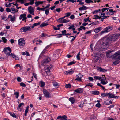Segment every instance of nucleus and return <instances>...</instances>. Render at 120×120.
Here are the masks:
<instances>
[{"instance_id":"1a4fd4ad","label":"nucleus","mask_w":120,"mask_h":120,"mask_svg":"<svg viewBox=\"0 0 120 120\" xmlns=\"http://www.w3.org/2000/svg\"><path fill=\"white\" fill-rule=\"evenodd\" d=\"M24 104L23 103H20L18 105V107H17V109L19 111H21L22 110V108H21V107L22 105H24Z\"/></svg>"},{"instance_id":"6e6d98bb","label":"nucleus","mask_w":120,"mask_h":120,"mask_svg":"<svg viewBox=\"0 0 120 120\" xmlns=\"http://www.w3.org/2000/svg\"><path fill=\"white\" fill-rule=\"evenodd\" d=\"M94 18H93V19H98V17L99 16L98 15H94Z\"/></svg>"},{"instance_id":"de8ad7c7","label":"nucleus","mask_w":120,"mask_h":120,"mask_svg":"<svg viewBox=\"0 0 120 120\" xmlns=\"http://www.w3.org/2000/svg\"><path fill=\"white\" fill-rule=\"evenodd\" d=\"M76 80L79 81H80L81 80V78L78 76V77H77V78H76Z\"/></svg>"},{"instance_id":"473e14b6","label":"nucleus","mask_w":120,"mask_h":120,"mask_svg":"<svg viewBox=\"0 0 120 120\" xmlns=\"http://www.w3.org/2000/svg\"><path fill=\"white\" fill-rule=\"evenodd\" d=\"M93 84L92 83H88L86 85L85 87L87 86H90L91 87H92L93 86Z\"/></svg>"},{"instance_id":"052dcab7","label":"nucleus","mask_w":120,"mask_h":120,"mask_svg":"<svg viewBox=\"0 0 120 120\" xmlns=\"http://www.w3.org/2000/svg\"><path fill=\"white\" fill-rule=\"evenodd\" d=\"M107 33V32L105 31V29H104L100 33V35H101L103 33Z\"/></svg>"},{"instance_id":"680f3d73","label":"nucleus","mask_w":120,"mask_h":120,"mask_svg":"<svg viewBox=\"0 0 120 120\" xmlns=\"http://www.w3.org/2000/svg\"><path fill=\"white\" fill-rule=\"evenodd\" d=\"M107 33V32L105 31V29H104L100 33V35H101L103 33Z\"/></svg>"},{"instance_id":"09e8293b","label":"nucleus","mask_w":120,"mask_h":120,"mask_svg":"<svg viewBox=\"0 0 120 120\" xmlns=\"http://www.w3.org/2000/svg\"><path fill=\"white\" fill-rule=\"evenodd\" d=\"M85 2L87 3H89L91 2H93V1L91 0H85Z\"/></svg>"},{"instance_id":"5fc2aeb1","label":"nucleus","mask_w":120,"mask_h":120,"mask_svg":"<svg viewBox=\"0 0 120 120\" xmlns=\"http://www.w3.org/2000/svg\"><path fill=\"white\" fill-rule=\"evenodd\" d=\"M62 9L60 8H57L56 10V11L60 13Z\"/></svg>"},{"instance_id":"7c9ffc66","label":"nucleus","mask_w":120,"mask_h":120,"mask_svg":"<svg viewBox=\"0 0 120 120\" xmlns=\"http://www.w3.org/2000/svg\"><path fill=\"white\" fill-rule=\"evenodd\" d=\"M45 9L44 7L42 8L38 7L37 8V10L41 11H44L45 10Z\"/></svg>"},{"instance_id":"20e7f679","label":"nucleus","mask_w":120,"mask_h":120,"mask_svg":"<svg viewBox=\"0 0 120 120\" xmlns=\"http://www.w3.org/2000/svg\"><path fill=\"white\" fill-rule=\"evenodd\" d=\"M43 93L45 97L47 98H50L51 97L50 93L46 89L43 90Z\"/></svg>"},{"instance_id":"603ef678","label":"nucleus","mask_w":120,"mask_h":120,"mask_svg":"<svg viewBox=\"0 0 120 120\" xmlns=\"http://www.w3.org/2000/svg\"><path fill=\"white\" fill-rule=\"evenodd\" d=\"M7 48L6 47H5V48H4V49H3V51H4V52L6 54H7V53H8V52H7Z\"/></svg>"},{"instance_id":"bf43d9fd","label":"nucleus","mask_w":120,"mask_h":120,"mask_svg":"<svg viewBox=\"0 0 120 120\" xmlns=\"http://www.w3.org/2000/svg\"><path fill=\"white\" fill-rule=\"evenodd\" d=\"M29 106H27L26 107V108L25 109V112L26 113H27L28 111L29 110Z\"/></svg>"},{"instance_id":"aec40b11","label":"nucleus","mask_w":120,"mask_h":120,"mask_svg":"<svg viewBox=\"0 0 120 120\" xmlns=\"http://www.w3.org/2000/svg\"><path fill=\"white\" fill-rule=\"evenodd\" d=\"M11 12L12 13L14 14L16 12H17L18 11V10L17 9H16L14 8H11Z\"/></svg>"},{"instance_id":"864d4df0","label":"nucleus","mask_w":120,"mask_h":120,"mask_svg":"<svg viewBox=\"0 0 120 120\" xmlns=\"http://www.w3.org/2000/svg\"><path fill=\"white\" fill-rule=\"evenodd\" d=\"M104 80H100L101 81V83L103 85H105L107 83L105 82Z\"/></svg>"},{"instance_id":"f3484780","label":"nucleus","mask_w":120,"mask_h":120,"mask_svg":"<svg viewBox=\"0 0 120 120\" xmlns=\"http://www.w3.org/2000/svg\"><path fill=\"white\" fill-rule=\"evenodd\" d=\"M87 9V8L85 6L83 5L82 7L79 8V9L80 11H82L86 10Z\"/></svg>"},{"instance_id":"69168bd1","label":"nucleus","mask_w":120,"mask_h":120,"mask_svg":"<svg viewBox=\"0 0 120 120\" xmlns=\"http://www.w3.org/2000/svg\"><path fill=\"white\" fill-rule=\"evenodd\" d=\"M106 56L108 58H109L112 57V54H106Z\"/></svg>"},{"instance_id":"f03ea898","label":"nucleus","mask_w":120,"mask_h":120,"mask_svg":"<svg viewBox=\"0 0 120 120\" xmlns=\"http://www.w3.org/2000/svg\"><path fill=\"white\" fill-rule=\"evenodd\" d=\"M93 57V61L94 62L99 63L103 57V56L102 54L99 53H94V56Z\"/></svg>"},{"instance_id":"a19ab883","label":"nucleus","mask_w":120,"mask_h":120,"mask_svg":"<svg viewBox=\"0 0 120 120\" xmlns=\"http://www.w3.org/2000/svg\"><path fill=\"white\" fill-rule=\"evenodd\" d=\"M71 85L70 84H66L65 86V87L66 88H70L71 87Z\"/></svg>"},{"instance_id":"39448f33","label":"nucleus","mask_w":120,"mask_h":120,"mask_svg":"<svg viewBox=\"0 0 120 120\" xmlns=\"http://www.w3.org/2000/svg\"><path fill=\"white\" fill-rule=\"evenodd\" d=\"M31 29V28L30 26H27L21 28L20 30L22 32H25Z\"/></svg>"},{"instance_id":"e433bc0d","label":"nucleus","mask_w":120,"mask_h":120,"mask_svg":"<svg viewBox=\"0 0 120 120\" xmlns=\"http://www.w3.org/2000/svg\"><path fill=\"white\" fill-rule=\"evenodd\" d=\"M10 115L13 117L15 118H17L16 115L13 112H12L11 113H10Z\"/></svg>"},{"instance_id":"cd10ccee","label":"nucleus","mask_w":120,"mask_h":120,"mask_svg":"<svg viewBox=\"0 0 120 120\" xmlns=\"http://www.w3.org/2000/svg\"><path fill=\"white\" fill-rule=\"evenodd\" d=\"M7 50H8L9 51V52L8 53H7V55L8 56H9L10 55V53L11 52V49L9 47H8L7 48Z\"/></svg>"},{"instance_id":"c85d7f7f","label":"nucleus","mask_w":120,"mask_h":120,"mask_svg":"<svg viewBox=\"0 0 120 120\" xmlns=\"http://www.w3.org/2000/svg\"><path fill=\"white\" fill-rule=\"evenodd\" d=\"M26 16V15L25 14H21L19 17V19L20 20L22 19V18H23Z\"/></svg>"},{"instance_id":"f704fd0d","label":"nucleus","mask_w":120,"mask_h":120,"mask_svg":"<svg viewBox=\"0 0 120 120\" xmlns=\"http://www.w3.org/2000/svg\"><path fill=\"white\" fill-rule=\"evenodd\" d=\"M109 94H108L109 98H114V94H110V93H109Z\"/></svg>"},{"instance_id":"49530a36","label":"nucleus","mask_w":120,"mask_h":120,"mask_svg":"<svg viewBox=\"0 0 120 120\" xmlns=\"http://www.w3.org/2000/svg\"><path fill=\"white\" fill-rule=\"evenodd\" d=\"M75 63L74 62V61H72L71 62H69L68 65V66H70L71 65H72V64H75Z\"/></svg>"},{"instance_id":"37998d69","label":"nucleus","mask_w":120,"mask_h":120,"mask_svg":"<svg viewBox=\"0 0 120 120\" xmlns=\"http://www.w3.org/2000/svg\"><path fill=\"white\" fill-rule=\"evenodd\" d=\"M80 52H79L77 54L76 56V58L78 60H80Z\"/></svg>"},{"instance_id":"4468645a","label":"nucleus","mask_w":120,"mask_h":120,"mask_svg":"<svg viewBox=\"0 0 120 120\" xmlns=\"http://www.w3.org/2000/svg\"><path fill=\"white\" fill-rule=\"evenodd\" d=\"M102 29V27H98L97 28L94 29V31L96 33H97L99 32Z\"/></svg>"},{"instance_id":"c756f323","label":"nucleus","mask_w":120,"mask_h":120,"mask_svg":"<svg viewBox=\"0 0 120 120\" xmlns=\"http://www.w3.org/2000/svg\"><path fill=\"white\" fill-rule=\"evenodd\" d=\"M101 11V10L99 9L97 10H95L93 11V14H94L97 13L98 12Z\"/></svg>"},{"instance_id":"ddd939ff","label":"nucleus","mask_w":120,"mask_h":120,"mask_svg":"<svg viewBox=\"0 0 120 120\" xmlns=\"http://www.w3.org/2000/svg\"><path fill=\"white\" fill-rule=\"evenodd\" d=\"M74 92L78 93H81L83 91L82 88H78L74 90Z\"/></svg>"},{"instance_id":"e2e57ef3","label":"nucleus","mask_w":120,"mask_h":120,"mask_svg":"<svg viewBox=\"0 0 120 120\" xmlns=\"http://www.w3.org/2000/svg\"><path fill=\"white\" fill-rule=\"evenodd\" d=\"M101 106V105L100 103H97L95 105V106L96 107L99 108Z\"/></svg>"},{"instance_id":"9b49d317","label":"nucleus","mask_w":120,"mask_h":120,"mask_svg":"<svg viewBox=\"0 0 120 120\" xmlns=\"http://www.w3.org/2000/svg\"><path fill=\"white\" fill-rule=\"evenodd\" d=\"M28 10L30 14H32V13L34 12L33 8L31 6L29 7L28 8Z\"/></svg>"},{"instance_id":"58836bf2","label":"nucleus","mask_w":120,"mask_h":120,"mask_svg":"<svg viewBox=\"0 0 120 120\" xmlns=\"http://www.w3.org/2000/svg\"><path fill=\"white\" fill-rule=\"evenodd\" d=\"M25 0H17V1L21 4H23L24 3V1Z\"/></svg>"},{"instance_id":"c03bdc74","label":"nucleus","mask_w":120,"mask_h":120,"mask_svg":"<svg viewBox=\"0 0 120 120\" xmlns=\"http://www.w3.org/2000/svg\"><path fill=\"white\" fill-rule=\"evenodd\" d=\"M63 35L62 34H58L56 35H53L52 36H56L57 35L58 36H57V37L58 38H59L62 37Z\"/></svg>"},{"instance_id":"dca6fc26","label":"nucleus","mask_w":120,"mask_h":120,"mask_svg":"<svg viewBox=\"0 0 120 120\" xmlns=\"http://www.w3.org/2000/svg\"><path fill=\"white\" fill-rule=\"evenodd\" d=\"M44 1H36L35 3L36 6H37L40 4H42Z\"/></svg>"},{"instance_id":"79ce46f5","label":"nucleus","mask_w":120,"mask_h":120,"mask_svg":"<svg viewBox=\"0 0 120 120\" xmlns=\"http://www.w3.org/2000/svg\"><path fill=\"white\" fill-rule=\"evenodd\" d=\"M2 39L3 40V41L4 43H6L8 41L6 39V38L5 37L2 38Z\"/></svg>"},{"instance_id":"f257e3e1","label":"nucleus","mask_w":120,"mask_h":120,"mask_svg":"<svg viewBox=\"0 0 120 120\" xmlns=\"http://www.w3.org/2000/svg\"><path fill=\"white\" fill-rule=\"evenodd\" d=\"M118 37L116 35H115L114 36H113L111 39L109 38H104L102 41V45L104 46V48H105L108 45L109 43L110 40L112 41H114L116 40V39L118 38Z\"/></svg>"},{"instance_id":"5701e85b","label":"nucleus","mask_w":120,"mask_h":120,"mask_svg":"<svg viewBox=\"0 0 120 120\" xmlns=\"http://www.w3.org/2000/svg\"><path fill=\"white\" fill-rule=\"evenodd\" d=\"M74 72V71L68 70L66 71L65 73V74H72Z\"/></svg>"},{"instance_id":"9d476101","label":"nucleus","mask_w":120,"mask_h":120,"mask_svg":"<svg viewBox=\"0 0 120 120\" xmlns=\"http://www.w3.org/2000/svg\"><path fill=\"white\" fill-rule=\"evenodd\" d=\"M51 60V59L49 57L47 58L44 59L43 61V62L44 64L47 63L49 62Z\"/></svg>"},{"instance_id":"774afa93","label":"nucleus","mask_w":120,"mask_h":120,"mask_svg":"<svg viewBox=\"0 0 120 120\" xmlns=\"http://www.w3.org/2000/svg\"><path fill=\"white\" fill-rule=\"evenodd\" d=\"M102 77H101V79H102V80H105L106 79V77L105 76V75H102Z\"/></svg>"},{"instance_id":"8fccbe9b","label":"nucleus","mask_w":120,"mask_h":120,"mask_svg":"<svg viewBox=\"0 0 120 120\" xmlns=\"http://www.w3.org/2000/svg\"><path fill=\"white\" fill-rule=\"evenodd\" d=\"M62 119L63 120H67L68 119V118L66 116L64 115L62 116Z\"/></svg>"},{"instance_id":"0eeeda50","label":"nucleus","mask_w":120,"mask_h":120,"mask_svg":"<svg viewBox=\"0 0 120 120\" xmlns=\"http://www.w3.org/2000/svg\"><path fill=\"white\" fill-rule=\"evenodd\" d=\"M105 30V31L107 32H109L113 29V27L112 26H109L104 28Z\"/></svg>"},{"instance_id":"4be33fe9","label":"nucleus","mask_w":120,"mask_h":120,"mask_svg":"<svg viewBox=\"0 0 120 120\" xmlns=\"http://www.w3.org/2000/svg\"><path fill=\"white\" fill-rule=\"evenodd\" d=\"M112 102L111 101H109L108 100L104 101V103L106 105H109L112 104Z\"/></svg>"},{"instance_id":"393cba45","label":"nucleus","mask_w":120,"mask_h":120,"mask_svg":"<svg viewBox=\"0 0 120 120\" xmlns=\"http://www.w3.org/2000/svg\"><path fill=\"white\" fill-rule=\"evenodd\" d=\"M41 23L39 22L38 23H34L31 27V28H34L35 26H37L39 25Z\"/></svg>"},{"instance_id":"3c124183","label":"nucleus","mask_w":120,"mask_h":120,"mask_svg":"<svg viewBox=\"0 0 120 120\" xmlns=\"http://www.w3.org/2000/svg\"><path fill=\"white\" fill-rule=\"evenodd\" d=\"M20 84V86H22L23 87H25L26 86L25 84L22 82Z\"/></svg>"},{"instance_id":"2f4dec72","label":"nucleus","mask_w":120,"mask_h":120,"mask_svg":"<svg viewBox=\"0 0 120 120\" xmlns=\"http://www.w3.org/2000/svg\"><path fill=\"white\" fill-rule=\"evenodd\" d=\"M109 94V93H102L101 94V96L102 97L106 96L108 95Z\"/></svg>"},{"instance_id":"a878e982","label":"nucleus","mask_w":120,"mask_h":120,"mask_svg":"<svg viewBox=\"0 0 120 120\" xmlns=\"http://www.w3.org/2000/svg\"><path fill=\"white\" fill-rule=\"evenodd\" d=\"M48 25V24L47 23H45V22H43V23H42L40 25V27H42L45 26H46L47 25Z\"/></svg>"},{"instance_id":"f8f14e48","label":"nucleus","mask_w":120,"mask_h":120,"mask_svg":"<svg viewBox=\"0 0 120 120\" xmlns=\"http://www.w3.org/2000/svg\"><path fill=\"white\" fill-rule=\"evenodd\" d=\"M10 18V20L12 22H14L15 19V17H13L11 15H9L8 16V19Z\"/></svg>"},{"instance_id":"4d7b16f0","label":"nucleus","mask_w":120,"mask_h":120,"mask_svg":"<svg viewBox=\"0 0 120 120\" xmlns=\"http://www.w3.org/2000/svg\"><path fill=\"white\" fill-rule=\"evenodd\" d=\"M34 0H30V2H29L30 4L32 5L33 4L34 2Z\"/></svg>"},{"instance_id":"a18cd8bd","label":"nucleus","mask_w":120,"mask_h":120,"mask_svg":"<svg viewBox=\"0 0 120 120\" xmlns=\"http://www.w3.org/2000/svg\"><path fill=\"white\" fill-rule=\"evenodd\" d=\"M63 19L61 18H59L57 20V21L59 22L60 23H62V22H62V20Z\"/></svg>"},{"instance_id":"b1692460","label":"nucleus","mask_w":120,"mask_h":120,"mask_svg":"<svg viewBox=\"0 0 120 120\" xmlns=\"http://www.w3.org/2000/svg\"><path fill=\"white\" fill-rule=\"evenodd\" d=\"M1 17L2 18V19L4 21H7L8 20V18L7 19L4 15L3 16H1Z\"/></svg>"},{"instance_id":"13d9d810","label":"nucleus","mask_w":120,"mask_h":120,"mask_svg":"<svg viewBox=\"0 0 120 120\" xmlns=\"http://www.w3.org/2000/svg\"><path fill=\"white\" fill-rule=\"evenodd\" d=\"M53 85L55 87L58 86H59V84L57 82H55L53 84Z\"/></svg>"},{"instance_id":"72a5a7b5","label":"nucleus","mask_w":120,"mask_h":120,"mask_svg":"<svg viewBox=\"0 0 120 120\" xmlns=\"http://www.w3.org/2000/svg\"><path fill=\"white\" fill-rule=\"evenodd\" d=\"M50 9V8H49L45 10L44 11H45V13L46 15L48 14L49 12V10Z\"/></svg>"},{"instance_id":"423d86ee","label":"nucleus","mask_w":120,"mask_h":120,"mask_svg":"<svg viewBox=\"0 0 120 120\" xmlns=\"http://www.w3.org/2000/svg\"><path fill=\"white\" fill-rule=\"evenodd\" d=\"M19 45L22 46L24 45L25 44V41L22 39H20L18 40Z\"/></svg>"},{"instance_id":"338daca9","label":"nucleus","mask_w":120,"mask_h":120,"mask_svg":"<svg viewBox=\"0 0 120 120\" xmlns=\"http://www.w3.org/2000/svg\"><path fill=\"white\" fill-rule=\"evenodd\" d=\"M67 31L66 30H64L62 31V33L63 34V35H64V34H66Z\"/></svg>"},{"instance_id":"2eb2a0df","label":"nucleus","mask_w":120,"mask_h":120,"mask_svg":"<svg viewBox=\"0 0 120 120\" xmlns=\"http://www.w3.org/2000/svg\"><path fill=\"white\" fill-rule=\"evenodd\" d=\"M97 70L101 72H106L107 71V70L103 69L100 67H98L97 68Z\"/></svg>"},{"instance_id":"6e6552de","label":"nucleus","mask_w":120,"mask_h":120,"mask_svg":"<svg viewBox=\"0 0 120 120\" xmlns=\"http://www.w3.org/2000/svg\"><path fill=\"white\" fill-rule=\"evenodd\" d=\"M52 68V66H46L45 68V72L46 73L47 72H49L50 70Z\"/></svg>"},{"instance_id":"4c0bfd02","label":"nucleus","mask_w":120,"mask_h":120,"mask_svg":"<svg viewBox=\"0 0 120 120\" xmlns=\"http://www.w3.org/2000/svg\"><path fill=\"white\" fill-rule=\"evenodd\" d=\"M94 78L95 79H97L99 80H101L102 79H101V77L99 76H95L94 77Z\"/></svg>"},{"instance_id":"7ed1b4c3","label":"nucleus","mask_w":120,"mask_h":120,"mask_svg":"<svg viewBox=\"0 0 120 120\" xmlns=\"http://www.w3.org/2000/svg\"><path fill=\"white\" fill-rule=\"evenodd\" d=\"M112 57L114 59L118 60H120V52L115 53L113 56Z\"/></svg>"},{"instance_id":"6ab92c4d","label":"nucleus","mask_w":120,"mask_h":120,"mask_svg":"<svg viewBox=\"0 0 120 120\" xmlns=\"http://www.w3.org/2000/svg\"><path fill=\"white\" fill-rule=\"evenodd\" d=\"M40 86L41 87H44L45 85V83L42 80L41 81L39 82Z\"/></svg>"},{"instance_id":"0e129e2a","label":"nucleus","mask_w":120,"mask_h":120,"mask_svg":"<svg viewBox=\"0 0 120 120\" xmlns=\"http://www.w3.org/2000/svg\"><path fill=\"white\" fill-rule=\"evenodd\" d=\"M65 15H66V16L67 17H68L69 16L71 15V13L70 12H68V13H66L65 14Z\"/></svg>"},{"instance_id":"ea45409f","label":"nucleus","mask_w":120,"mask_h":120,"mask_svg":"<svg viewBox=\"0 0 120 120\" xmlns=\"http://www.w3.org/2000/svg\"><path fill=\"white\" fill-rule=\"evenodd\" d=\"M62 22H62V23L67 22H69V21L68 20H66L64 19H62Z\"/></svg>"},{"instance_id":"c9c22d12","label":"nucleus","mask_w":120,"mask_h":120,"mask_svg":"<svg viewBox=\"0 0 120 120\" xmlns=\"http://www.w3.org/2000/svg\"><path fill=\"white\" fill-rule=\"evenodd\" d=\"M14 94L15 96V97L17 99L18 98L19 95V92H15L14 93Z\"/></svg>"},{"instance_id":"bb28decb","label":"nucleus","mask_w":120,"mask_h":120,"mask_svg":"<svg viewBox=\"0 0 120 120\" xmlns=\"http://www.w3.org/2000/svg\"><path fill=\"white\" fill-rule=\"evenodd\" d=\"M82 29H83L84 30H85L86 29V28L83 26H80V28H78V30L79 31H80L82 30Z\"/></svg>"},{"instance_id":"412c9836","label":"nucleus","mask_w":120,"mask_h":120,"mask_svg":"<svg viewBox=\"0 0 120 120\" xmlns=\"http://www.w3.org/2000/svg\"><path fill=\"white\" fill-rule=\"evenodd\" d=\"M69 101L71 102L72 104L74 103L75 102V100L73 97H71L69 99Z\"/></svg>"},{"instance_id":"a211bd4d","label":"nucleus","mask_w":120,"mask_h":120,"mask_svg":"<svg viewBox=\"0 0 120 120\" xmlns=\"http://www.w3.org/2000/svg\"><path fill=\"white\" fill-rule=\"evenodd\" d=\"M92 94L94 95H98L99 94L100 92L98 91H92Z\"/></svg>"}]
</instances>
